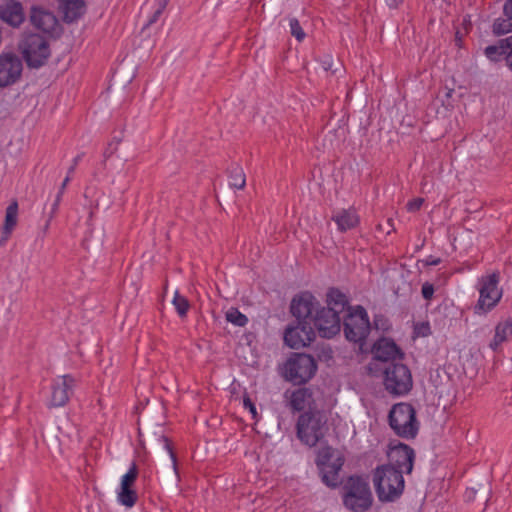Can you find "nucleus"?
<instances>
[{
  "label": "nucleus",
  "mask_w": 512,
  "mask_h": 512,
  "mask_svg": "<svg viewBox=\"0 0 512 512\" xmlns=\"http://www.w3.org/2000/svg\"><path fill=\"white\" fill-rule=\"evenodd\" d=\"M434 291H435V289H434L433 284H431L429 282H425L422 285L421 293L425 300H428V301L431 300L433 297Z\"/></svg>",
  "instance_id": "37"
},
{
  "label": "nucleus",
  "mask_w": 512,
  "mask_h": 512,
  "mask_svg": "<svg viewBox=\"0 0 512 512\" xmlns=\"http://www.w3.org/2000/svg\"><path fill=\"white\" fill-rule=\"evenodd\" d=\"M424 202L423 198H414L407 203V209L410 212L418 211Z\"/></svg>",
  "instance_id": "40"
},
{
  "label": "nucleus",
  "mask_w": 512,
  "mask_h": 512,
  "mask_svg": "<svg viewBox=\"0 0 512 512\" xmlns=\"http://www.w3.org/2000/svg\"><path fill=\"white\" fill-rule=\"evenodd\" d=\"M373 483L378 500L382 503L395 502L405 488L403 475L392 466H377L373 471Z\"/></svg>",
  "instance_id": "2"
},
{
  "label": "nucleus",
  "mask_w": 512,
  "mask_h": 512,
  "mask_svg": "<svg viewBox=\"0 0 512 512\" xmlns=\"http://www.w3.org/2000/svg\"><path fill=\"white\" fill-rule=\"evenodd\" d=\"M343 505L352 512H366L373 504L369 483L361 476H350L343 486Z\"/></svg>",
  "instance_id": "4"
},
{
  "label": "nucleus",
  "mask_w": 512,
  "mask_h": 512,
  "mask_svg": "<svg viewBox=\"0 0 512 512\" xmlns=\"http://www.w3.org/2000/svg\"><path fill=\"white\" fill-rule=\"evenodd\" d=\"M343 317V331L346 339L354 343L363 342L369 334L370 322L366 310L357 306L354 311L351 307Z\"/></svg>",
  "instance_id": "10"
},
{
  "label": "nucleus",
  "mask_w": 512,
  "mask_h": 512,
  "mask_svg": "<svg viewBox=\"0 0 512 512\" xmlns=\"http://www.w3.org/2000/svg\"><path fill=\"white\" fill-rule=\"evenodd\" d=\"M138 477V468L135 463L132 464L128 472L122 477L121 487L131 488Z\"/></svg>",
  "instance_id": "31"
},
{
  "label": "nucleus",
  "mask_w": 512,
  "mask_h": 512,
  "mask_svg": "<svg viewBox=\"0 0 512 512\" xmlns=\"http://www.w3.org/2000/svg\"><path fill=\"white\" fill-rule=\"evenodd\" d=\"M319 308V302L308 291L293 297L290 305V311L296 318V321L303 324L305 321L309 326H312V319Z\"/></svg>",
  "instance_id": "13"
},
{
  "label": "nucleus",
  "mask_w": 512,
  "mask_h": 512,
  "mask_svg": "<svg viewBox=\"0 0 512 512\" xmlns=\"http://www.w3.org/2000/svg\"><path fill=\"white\" fill-rule=\"evenodd\" d=\"M243 405H244L245 408L249 409V411L252 414L253 418H255L256 415H257L256 407H255L254 403L252 402V400L250 399V397L247 394H245L244 397H243Z\"/></svg>",
  "instance_id": "41"
},
{
  "label": "nucleus",
  "mask_w": 512,
  "mask_h": 512,
  "mask_svg": "<svg viewBox=\"0 0 512 512\" xmlns=\"http://www.w3.org/2000/svg\"><path fill=\"white\" fill-rule=\"evenodd\" d=\"M290 33L297 41L301 42L304 40L306 34L302 29L299 21L296 18L289 19Z\"/></svg>",
  "instance_id": "32"
},
{
  "label": "nucleus",
  "mask_w": 512,
  "mask_h": 512,
  "mask_svg": "<svg viewBox=\"0 0 512 512\" xmlns=\"http://www.w3.org/2000/svg\"><path fill=\"white\" fill-rule=\"evenodd\" d=\"M22 60L16 54H0V87L5 88L17 83L22 75Z\"/></svg>",
  "instance_id": "14"
},
{
  "label": "nucleus",
  "mask_w": 512,
  "mask_h": 512,
  "mask_svg": "<svg viewBox=\"0 0 512 512\" xmlns=\"http://www.w3.org/2000/svg\"><path fill=\"white\" fill-rule=\"evenodd\" d=\"M390 8H397L403 0H384Z\"/></svg>",
  "instance_id": "46"
},
{
  "label": "nucleus",
  "mask_w": 512,
  "mask_h": 512,
  "mask_svg": "<svg viewBox=\"0 0 512 512\" xmlns=\"http://www.w3.org/2000/svg\"><path fill=\"white\" fill-rule=\"evenodd\" d=\"M455 42H456V45H458L459 47L461 46L462 37H461L459 31H457L455 34Z\"/></svg>",
  "instance_id": "49"
},
{
  "label": "nucleus",
  "mask_w": 512,
  "mask_h": 512,
  "mask_svg": "<svg viewBox=\"0 0 512 512\" xmlns=\"http://www.w3.org/2000/svg\"><path fill=\"white\" fill-rule=\"evenodd\" d=\"M512 335V319L507 318L503 322H499L495 327V335L493 340L490 342V348L496 351L497 348L505 342L509 336Z\"/></svg>",
  "instance_id": "23"
},
{
  "label": "nucleus",
  "mask_w": 512,
  "mask_h": 512,
  "mask_svg": "<svg viewBox=\"0 0 512 512\" xmlns=\"http://www.w3.org/2000/svg\"><path fill=\"white\" fill-rule=\"evenodd\" d=\"M503 13L512 19V0H506L503 5Z\"/></svg>",
  "instance_id": "43"
},
{
  "label": "nucleus",
  "mask_w": 512,
  "mask_h": 512,
  "mask_svg": "<svg viewBox=\"0 0 512 512\" xmlns=\"http://www.w3.org/2000/svg\"><path fill=\"white\" fill-rule=\"evenodd\" d=\"M321 66L325 71H331L334 74L337 71V68H334V60L331 56H325L321 60Z\"/></svg>",
  "instance_id": "39"
},
{
  "label": "nucleus",
  "mask_w": 512,
  "mask_h": 512,
  "mask_svg": "<svg viewBox=\"0 0 512 512\" xmlns=\"http://www.w3.org/2000/svg\"><path fill=\"white\" fill-rule=\"evenodd\" d=\"M345 463L342 452L332 446H322L317 451L315 464L325 485L336 488L340 483L339 473Z\"/></svg>",
  "instance_id": "6"
},
{
  "label": "nucleus",
  "mask_w": 512,
  "mask_h": 512,
  "mask_svg": "<svg viewBox=\"0 0 512 512\" xmlns=\"http://www.w3.org/2000/svg\"><path fill=\"white\" fill-rule=\"evenodd\" d=\"M17 215H18V204L16 201H13L6 208L5 221L3 226V235L0 240V245H2V241L6 240L8 236L11 234L12 230L17 224Z\"/></svg>",
  "instance_id": "24"
},
{
  "label": "nucleus",
  "mask_w": 512,
  "mask_h": 512,
  "mask_svg": "<svg viewBox=\"0 0 512 512\" xmlns=\"http://www.w3.org/2000/svg\"><path fill=\"white\" fill-rule=\"evenodd\" d=\"M29 20L36 29L49 35L51 38L57 39L63 32V28L57 17L52 12L42 7L32 6Z\"/></svg>",
  "instance_id": "12"
},
{
  "label": "nucleus",
  "mask_w": 512,
  "mask_h": 512,
  "mask_svg": "<svg viewBox=\"0 0 512 512\" xmlns=\"http://www.w3.org/2000/svg\"><path fill=\"white\" fill-rule=\"evenodd\" d=\"M415 460V452L412 447L405 443L399 442L392 446L388 452V464L383 466H392L395 470H399L401 475L410 474L413 470Z\"/></svg>",
  "instance_id": "15"
},
{
  "label": "nucleus",
  "mask_w": 512,
  "mask_h": 512,
  "mask_svg": "<svg viewBox=\"0 0 512 512\" xmlns=\"http://www.w3.org/2000/svg\"><path fill=\"white\" fill-rule=\"evenodd\" d=\"M317 371L316 360L309 354L292 353L283 365V377L294 385H303Z\"/></svg>",
  "instance_id": "8"
},
{
  "label": "nucleus",
  "mask_w": 512,
  "mask_h": 512,
  "mask_svg": "<svg viewBox=\"0 0 512 512\" xmlns=\"http://www.w3.org/2000/svg\"><path fill=\"white\" fill-rule=\"evenodd\" d=\"M327 307H321L312 319V326L323 338H332L341 330L340 314L349 309L345 294L337 288H330L327 293Z\"/></svg>",
  "instance_id": "1"
},
{
  "label": "nucleus",
  "mask_w": 512,
  "mask_h": 512,
  "mask_svg": "<svg viewBox=\"0 0 512 512\" xmlns=\"http://www.w3.org/2000/svg\"><path fill=\"white\" fill-rule=\"evenodd\" d=\"M167 3H168V0H161L159 2V6L158 8L155 10V12L153 13V16L149 19L148 21V24L147 25H152L153 23H155L158 18L160 17V15L162 14V12L164 11V9L166 8L167 6Z\"/></svg>",
  "instance_id": "35"
},
{
  "label": "nucleus",
  "mask_w": 512,
  "mask_h": 512,
  "mask_svg": "<svg viewBox=\"0 0 512 512\" xmlns=\"http://www.w3.org/2000/svg\"><path fill=\"white\" fill-rule=\"evenodd\" d=\"M138 499V495L135 490L132 488L127 487H121L120 492L118 493V501L126 506V507H133Z\"/></svg>",
  "instance_id": "27"
},
{
  "label": "nucleus",
  "mask_w": 512,
  "mask_h": 512,
  "mask_svg": "<svg viewBox=\"0 0 512 512\" xmlns=\"http://www.w3.org/2000/svg\"><path fill=\"white\" fill-rule=\"evenodd\" d=\"M422 262L424 263L425 266H436L440 264L441 259L430 255Z\"/></svg>",
  "instance_id": "42"
},
{
  "label": "nucleus",
  "mask_w": 512,
  "mask_h": 512,
  "mask_svg": "<svg viewBox=\"0 0 512 512\" xmlns=\"http://www.w3.org/2000/svg\"><path fill=\"white\" fill-rule=\"evenodd\" d=\"M500 280L499 272L481 277L479 284V300L474 307L476 314H485L492 310L502 297V289L498 287Z\"/></svg>",
  "instance_id": "11"
},
{
  "label": "nucleus",
  "mask_w": 512,
  "mask_h": 512,
  "mask_svg": "<svg viewBox=\"0 0 512 512\" xmlns=\"http://www.w3.org/2000/svg\"><path fill=\"white\" fill-rule=\"evenodd\" d=\"M502 42L508 46V54L506 55V65L512 71V35L502 39Z\"/></svg>",
  "instance_id": "36"
},
{
  "label": "nucleus",
  "mask_w": 512,
  "mask_h": 512,
  "mask_svg": "<svg viewBox=\"0 0 512 512\" xmlns=\"http://www.w3.org/2000/svg\"><path fill=\"white\" fill-rule=\"evenodd\" d=\"M383 319H384L383 316H376L374 319L375 325L378 327V321L383 320Z\"/></svg>",
  "instance_id": "50"
},
{
  "label": "nucleus",
  "mask_w": 512,
  "mask_h": 512,
  "mask_svg": "<svg viewBox=\"0 0 512 512\" xmlns=\"http://www.w3.org/2000/svg\"><path fill=\"white\" fill-rule=\"evenodd\" d=\"M374 359L384 363V366L389 362H398L404 358V353L397 346V344L389 338L379 339L372 348Z\"/></svg>",
  "instance_id": "18"
},
{
  "label": "nucleus",
  "mask_w": 512,
  "mask_h": 512,
  "mask_svg": "<svg viewBox=\"0 0 512 512\" xmlns=\"http://www.w3.org/2000/svg\"><path fill=\"white\" fill-rule=\"evenodd\" d=\"M19 50L27 66L32 69L44 66L51 56L48 41L36 33L25 34L19 42Z\"/></svg>",
  "instance_id": "9"
},
{
  "label": "nucleus",
  "mask_w": 512,
  "mask_h": 512,
  "mask_svg": "<svg viewBox=\"0 0 512 512\" xmlns=\"http://www.w3.org/2000/svg\"><path fill=\"white\" fill-rule=\"evenodd\" d=\"M69 181H70V175H67L66 178L64 179V181L62 182V185H61V187L59 189L58 193L60 195H63V193L65 191V188H66L67 184L69 183Z\"/></svg>",
  "instance_id": "48"
},
{
  "label": "nucleus",
  "mask_w": 512,
  "mask_h": 512,
  "mask_svg": "<svg viewBox=\"0 0 512 512\" xmlns=\"http://www.w3.org/2000/svg\"><path fill=\"white\" fill-rule=\"evenodd\" d=\"M477 490L474 488H468L465 492V499L467 501H473L476 497Z\"/></svg>",
  "instance_id": "45"
},
{
  "label": "nucleus",
  "mask_w": 512,
  "mask_h": 512,
  "mask_svg": "<svg viewBox=\"0 0 512 512\" xmlns=\"http://www.w3.org/2000/svg\"><path fill=\"white\" fill-rule=\"evenodd\" d=\"M120 142L121 138L114 137L112 141L108 143V146L103 153L105 161L109 159L117 151Z\"/></svg>",
  "instance_id": "34"
},
{
  "label": "nucleus",
  "mask_w": 512,
  "mask_h": 512,
  "mask_svg": "<svg viewBox=\"0 0 512 512\" xmlns=\"http://www.w3.org/2000/svg\"><path fill=\"white\" fill-rule=\"evenodd\" d=\"M508 51V46H506V44L502 42V39H500L496 45L487 46L484 50V54L489 60L498 62L502 59L506 61Z\"/></svg>",
  "instance_id": "25"
},
{
  "label": "nucleus",
  "mask_w": 512,
  "mask_h": 512,
  "mask_svg": "<svg viewBox=\"0 0 512 512\" xmlns=\"http://www.w3.org/2000/svg\"><path fill=\"white\" fill-rule=\"evenodd\" d=\"M495 35L500 36L512 31V19L510 17L497 18L492 26Z\"/></svg>",
  "instance_id": "28"
},
{
  "label": "nucleus",
  "mask_w": 512,
  "mask_h": 512,
  "mask_svg": "<svg viewBox=\"0 0 512 512\" xmlns=\"http://www.w3.org/2000/svg\"><path fill=\"white\" fill-rule=\"evenodd\" d=\"M173 305L178 313V315L183 318L186 317L187 312L190 308V303L186 297L180 295L178 292L175 293L173 298Z\"/></svg>",
  "instance_id": "30"
},
{
  "label": "nucleus",
  "mask_w": 512,
  "mask_h": 512,
  "mask_svg": "<svg viewBox=\"0 0 512 512\" xmlns=\"http://www.w3.org/2000/svg\"><path fill=\"white\" fill-rule=\"evenodd\" d=\"M84 153H81V154H78L74 159H73V163L72 165L69 167L68 169V175H71L74 173L75 169H76V166L78 165V163L80 162V160L82 159Z\"/></svg>",
  "instance_id": "44"
},
{
  "label": "nucleus",
  "mask_w": 512,
  "mask_h": 512,
  "mask_svg": "<svg viewBox=\"0 0 512 512\" xmlns=\"http://www.w3.org/2000/svg\"><path fill=\"white\" fill-rule=\"evenodd\" d=\"M414 333L417 336L427 337L431 335V327L429 322H418L414 325Z\"/></svg>",
  "instance_id": "33"
},
{
  "label": "nucleus",
  "mask_w": 512,
  "mask_h": 512,
  "mask_svg": "<svg viewBox=\"0 0 512 512\" xmlns=\"http://www.w3.org/2000/svg\"><path fill=\"white\" fill-rule=\"evenodd\" d=\"M230 186L236 189H243L246 185V177L239 165H232L229 169Z\"/></svg>",
  "instance_id": "26"
},
{
  "label": "nucleus",
  "mask_w": 512,
  "mask_h": 512,
  "mask_svg": "<svg viewBox=\"0 0 512 512\" xmlns=\"http://www.w3.org/2000/svg\"><path fill=\"white\" fill-rule=\"evenodd\" d=\"M77 382L78 380L70 374L58 377L51 387L52 392L51 399L48 404L49 408L65 406L73 395Z\"/></svg>",
  "instance_id": "16"
},
{
  "label": "nucleus",
  "mask_w": 512,
  "mask_h": 512,
  "mask_svg": "<svg viewBox=\"0 0 512 512\" xmlns=\"http://www.w3.org/2000/svg\"><path fill=\"white\" fill-rule=\"evenodd\" d=\"M161 439L164 442L165 449L167 450V452L170 455V458H171V460L173 462V467H174V469H176L177 458H176V454L173 451L171 443H170L169 439L166 436H164V435L161 436Z\"/></svg>",
  "instance_id": "38"
},
{
  "label": "nucleus",
  "mask_w": 512,
  "mask_h": 512,
  "mask_svg": "<svg viewBox=\"0 0 512 512\" xmlns=\"http://www.w3.org/2000/svg\"><path fill=\"white\" fill-rule=\"evenodd\" d=\"M383 385L392 396L407 395L413 388V378L407 365L389 362L383 368Z\"/></svg>",
  "instance_id": "7"
},
{
  "label": "nucleus",
  "mask_w": 512,
  "mask_h": 512,
  "mask_svg": "<svg viewBox=\"0 0 512 512\" xmlns=\"http://www.w3.org/2000/svg\"><path fill=\"white\" fill-rule=\"evenodd\" d=\"M226 320L239 327H244L248 323L247 316L234 307L226 312Z\"/></svg>",
  "instance_id": "29"
},
{
  "label": "nucleus",
  "mask_w": 512,
  "mask_h": 512,
  "mask_svg": "<svg viewBox=\"0 0 512 512\" xmlns=\"http://www.w3.org/2000/svg\"><path fill=\"white\" fill-rule=\"evenodd\" d=\"M388 422L394 433L404 439H414L419 431L415 408L407 402L396 403L388 414Z\"/></svg>",
  "instance_id": "5"
},
{
  "label": "nucleus",
  "mask_w": 512,
  "mask_h": 512,
  "mask_svg": "<svg viewBox=\"0 0 512 512\" xmlns=\"http://www.w3.org/2000/svg\"><path fill=\"white\" fill-rule=\"evenodd\" d=\"M61 198H62V195H60L58 193L57 196H56V199H55V201H54V203L52 205V213H55L57 211L58 206H59V204L61 202Z\"/></svg>",
  "instance_id": "47"
},
{
  "label": "nucleus",
  "mask_w": 512,
  "mask_h": 512,
  "mask_svg": "<svg viewBox=\"0 0 512 512\" xmlns=\"http://www.w3.org/2000/svg\"><path fill=\"white\" fill-rule=\"evenodd\" d=\"M59 9L63 21L73 23L84 15L86 4L84 0H60Z\"/></svg>",
  "instance_id": "21"
},
{
  "label": "nucleus",
  "mask_w": 512,
  "mask_h": 512,
  "mask_svg": "<svg viewBox=\"0 0 512 512\" xmlns=\"http://www.w3.org/2000/svg\"><path fill=\"white\" fill-rule=\"evenodd\" d=\"M316 337L313 326L307 322H297L295 326H289L284 332V343L292 349H300L309 345Z\"/></svg>",
  "instance_id": "17"
},
{
  "label": "nucleus",
  "mask_w": 512,
  "mask_h": 512,
  "mask_svg": "<svg viewBox=\"0 0 512 512\" xmlns=\"http://www.w3.org/2000/svg\"><path fill=\"white\" fill-rule=\"evenodd\" d=\"M0 19L13 28L25 21L23 5L18 0H0Z\"/></svg>",
  "instance_id": "19"
},
{
  "label": "nucleus",
  "mask_w": 512,
  "mask_h": 512,
  "mask_svg": "<svg viewBox=\"0 0 512 512\" xmlns=\"http://www.w3.org/2000/svg\"><path fill=\"white\" fill-rule=\"evenodd\" d=\"M296 429L301 442L309 447H314L329 430L327 417L318 409H310L299 416Z\"/></svg>",
  "instance_id": "3"
},
{
  "label": "nucleus",
  "mask_w": 512,
  "mask_h": 512,
  "mask_svg": "<svg viewBox=\"0 0 512 512\" xmlns=\"http://www.w3.org/2000/svg\"><path fill=\"white\" fill-rule=\"evenodd\" d=\"M284 396L289 400V405L293 411L300 412L305 408L313 409L311 406L314 403L313 392L309 388L301 387L291 392L286 391Z\"/></svg>",
  "instance_id": "20"
},
{
  "label": "nucleus",
  "mask_w": 512,
  "mask_h": 512,
  "mask_svg": "<svg viewBox=\"0 0 512 512\" xmlns=\"http://www.w3.org/2000/svg\"><path fill=\"white\" fill-rule=\"evenodd\" d=\"M331 219L336 223L340 232H346L359 224V216L354 208L334 211Z\"/></svg>",
  "instance_id": "22"
}]
</instances>
